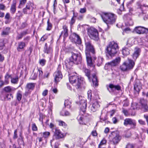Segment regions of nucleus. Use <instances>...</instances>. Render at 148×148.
Returning <instances> with one entry per match:
<instances>
[{"instance_id":"obj_4","label":"nucleus","mask_w":148,"mask_h":148,"mask_svg":"<svg viewBox=\"0 0 148 148\" xmlns=\"http://www.w3.org/2000/svg\"><path fill=\"white\" fill-rule=\"evenodd\" d=\"M118 50V44L113 41L110 42L106 48L107 54L111 57L114 56Z\"/></svg>"},{"instance_id":"obj_48","label":"nucleus","mask_w":148,"mask_h":148,"mask_svg":"<svg viewBox=\"0 0 148 148\" xmlns=\"http://www.w3.org/2000/svg\"><path fill=\"white\" fill-rule=\"evenodd\" d=\"M138 122L141 125H145L146 124L145 122L142 119L139 120H138Z\"/></svg>"},{"instance_id":"obj_26","label":"nucleus","mask_w":148,"mask_h":148,"mask_svg":"<svg viewBox=\"0 0 148 148\" xmlns=\"http://www.w3.org/2000/svg\"><path fill=\"white\" fill-rule=\"evenodd\" d=\"M130 49L126 47H125L122 49V54L125 56H126L129 55L130 53Z\"/></svg>"},{"instance_id":"obj_49","label":"nucleus","mask_w":148,"mask_h":148,"mask_svg":"<svg viewBox=\"0 0 148 148\" xmlns=\"http://www.w3.org/2000/svg\"><path fill=\"white\" fill-rule=\"evenodd\" d=\"M23 16V14L20 11H18V13L16 14V16L18 17L19 18H20L21 17H22Z\"/></svg>"},{"instance_id":"obj_11","label":"nucleus","mask_w":148,"mask_h":148,"mask_svg":"<svg viewBox=\"0 0 148 148\" xmlns=\"http://www.w3.org/2000/svg\"><path fill=\"white\" fill-rule=\"evenodd\" d=\"M134 31L139 34H143L148 32V29L140 26L136 27L134 29Z\"/></svg>"},{"instance_id":"obj_54","label":"nucleus","mask_w":148,"mask_h":148,"mask_svg":"<svg viewBox=\"0 0 148 148\" xmlns=\"http://www.w3.org/2000/svg\"><path fill=\"white\" fill-rule=\"evenodd\" d=\"M10 17V15L9 13H8L6 14L5 18V19L8 20Z\"/></svg>"},{"instance_id":"obj_58","label":"nucleus","mask_w":148,"mask_h":148,"mask_svg":"<svg viewBox=\"0 0 148 148\" xmlns=\"http://www.w3.org/2000/svg\"><path fill=\"white\" fill-rule=\"evenodd\" d=\"M5 8V5L2 4H0V10H4Z\"/></svg>"},{"instance_id":"obj_47","label":"nucleus","mask_w":148,"mask_h":148,"mask_svg":"<svg viewBox=\"0 0 148 148\" xmlns=\"http://www.w3.org/2000/svg\"><path fill=\"white\" fill-rule=\"evenodd\" d=\"M32 130L34 131H36L37 130V127L35 123L32 124Z\"/></svg>"},{"instance_id":"obj_30","label":"nucleus","mask_w":148,"mask_h":148,"mask_svg":"<svg viewBox=\"0 0 148 148\" xmlns=\"http://www.w3.org/2000/svg\"><path fill=\"white\" fill-rule=\"evenodd\" d=\"M84 72L85 73V75L87 77L89 80L90 81V71L89 70L86 69L85 68H84L83 69Z\"/></svg>"},{"instance_id":"obj_53","label":"nucleus","mask_w":148,"mask_h":148,"mask_svg":"<svg viewBox=\"0 0 148 148\" xmlns=\"http://www.w3.org/2000/svg\"><path fill=\"white\" fill-rule=\"evenodd\" d=\"M131 136V134L130 132H128L125 135V137L126 138H129Z\"/></svg>"},{"instance_id":"obj_13","label":"nucleus","mask_w":148,"mask_h":148,"mask_svg":"<svg viewBox=\"0 0 148 148\" xmlns=\"http://www.w3.org/2000/svg\"><path fill=\"white\" fill-rule=\"evenodd\" d=\"M35 86V84L34 83H30L27 84L26 85V90L28 91H26L25 93V95L27 96L30 93V90H32L34 88Z\"/></svg>"},{"instance_id":"obj_32","label":"nucleus","mask_w":148,"mask_h":148,"mask_svg":"<svg viewBox=\"0 0 148 148\" xmlns=\"http://www.w3.org/2000/svg\"><path fill=\"white\" fill-rule=\"evenodd\" d=\"M22 93L21 91H18L17 92L16 94V99H17L18 101H20L22 97Z\"/></svg>"},{"instance_id":"obj_22","label":"nucleus","mask_w":148,"mask_h":148,"mask_svg":"<svg viewBox=\"0 0 148 148\" xmlns=\"http://www.w3.org/2000/svg\"><path fill=\"white\" fill-rule=\"evenodd\" d=\"M25 46V42H19L17 47V50L18 51H21L23 49Z\"/></svg>"},{"instance_id":"obj_63","label":"nucleus","mask_w":148,"mask_h":148,"mask_svg":"<svg viewBox=\"0 0 148 148\" xmlns=\"http://www.w3.org/2000/svg\"><path fill=\"white\" fill-rule=\"evenodd\" d=\"M144 117L146 119L148 125V115L147 114H144Z\"/></svg>"},{"instance_id":"obj_1","label":"nucleus","mask_w":148,"mask_h":148,"mask_svg":"<svg viewBox=\"0 0 148 148\" xmlns=\"http://www.w3.org/2000/svg\"><path fill=\"white\" fill-rule=\"evenodd\" d=\"M71 53V57L69 60H66L65 61V65L68 68L71 67L73 63L77 64L80 63L82 60L81 55L79 53L72 52Z\"/></svg>"},{"instance_id":"obj_45","label":"nucleus","mask_w":148,"mask_h":148,"mask_svg":"<svg viewBox=\"0 0 148 148\" xmlns=\"http://www.w3.org/2000/svg\"><path fill=\"white\" fill-rule=\"evenodd\" d=\"M39 63L42 66H44L45 64L46 60L44 59H41L40 60Z\"/></svg>"},{"instance_id":"obj_31","label":"nucleus","mask_w":148,"mask_h":148,"mask_svg":"<svg viewBox=\"0 0 148 148\" xmlns=\"http://www.w3.org/2000/svg\"><path fill=\"white\" fill-rule=\"evenodd\" d=\"M138 6L139 7L140 9L142 11L146 10L148 8V5L144 4L143 5H140L139 3H137Z\"/></svg>"},{"instance_id":"obj_57","label":"nucleus","mask_w":148,"mask_h":148,"mask_svg":"<svg viewBox=\"0 0 148 148\" xmlns=\"http://www.w3.org/2000/svg\"><path fill=\"white\" fill-rule=\"evenodd\" d=\"M1 42H2V44L0 45V50H2L3 49V47L4 46V40L2 39L1 40Z\"/></svg>"},{"instance_id":"obj_6","label":"nucleus","mask_w":148,"mask_h":148,"mask_svg":"<svg viewBox=\"0 0 148 148\" xmlns=\"http://www.w3.org/2000/svg\"><path fill=\"white\" fill-rule=\"evenodd\" d=\"M129 64L124 62L121 66V69L123 71H125L127 70L132 69L134 66L135 63L132 60L128 59Z\"/></svg>"},{"instance_id":"obj_2","label":"nucleus","mask_w":148,"mask_h":148,"mask_svg":"<svg viewBox=\"0 0 148 148\" xmlns=\"http://www.w3.org/2000/svg\"><path fill=\"white\" fill-rule=\"evenodd\" d=\"M86 46L85 53L87 65L88 66L94 67V61L92 60V57L90 54V52L94 54L95 53L94 49L93 47L90 42H86L85 43Z\"/></svg>"},{"instance_id":"obj_51","label":"nucleus","mask_w":148,"mask_h":148,"mask_svg":"<svg viewBox=\"0 0 148 148\" xmlns=\"http://www.w3.org/2000/svg\"><path fill=\"white\" fill-rule=\"evenodd\" d=\"M74 16H73V17L71 18V21L70 22V24L71 26L75 22V20L74 19Z\"/></svg>"},{"instance_id":"obj_41","label":"nucleus","mask_w":148,"mask_h":148,"mask_svg":"<svg viewBox=\"0 0 148 148\" xmlns=\"http://www.w3.org/2000/svg\"><path fill=\"white\" fill-rule=\"evenodd\" d=\"M4 90L7 92H10L11 91L12 89L11 88L10 86L5 87L4 88Z\"/></svg>"},{"instance_id":"obj_38","label":"nucleus","mask_w":148,"mask_h":148,"mask_svg":"<svg viewBox=\"0 0 148 148\" xmlns=\"http://www.w3.org/2000/svg\"><path fill=\"white\" fill-rule=\"evenodd\" d=\"M58 124L60 126H62L64 127H66L67 126V124L62 121L59 120L58 121Z\"/></svg>"},{"instance_id":"obj_56","label":"nucleus","mask_w":148,"mask_h":148,"mask_svg":"<svg viewBox=\"0 0 148 148\" xmlns=\"http://www.w3.org/2000/svg\"><path fill=\"white\" fill-rule=\"evenodd\" d=\"M27 1V0H20V5H24Z\"/></svg>"},{"instance_id":"obj_34","label":"nucleus","mask_w":148,"mask_h":148,"mask_svg":"<svg viewBox=\"0 0 148 148\" xmlns=\"http://www.w3.org/2000/svg\"><path fill=\"white\" fill-rule=\"evenodd\" d=\"M10 28L8 27L6 28L3 31L1 34L3 35H8L9 32Z\"/></svg>"},{"instance_id":"obj_62","label":"nucleus","mask_w":148,"mask_h":148,"mask_svg":"<svg viewBox=\"0 0 148 148\" xmlns=\"http://www.w3.org/2000/svg\"><path fill=\"white\" fill-rule=\"evenodd\" d=\"M92 134L93 136H96L97 135L96 131H92Z\"/></svg>"},{"instance_id":"obj_55","label":"nucleus","mask_w":148,"mask_h":148,"mask_svg":"<svg viewBox=\"0 0 148 148\" xmlns=\"http://www.w3.org/2000/svg\"><path fill=\"white\" fill-rule=\"evenodd\" d=\"M88 98L91 99V91H88Z\"/></svg>"},{"instance_id":"obj_28","label":"nucleus","mask_w":148,"mask_h":148,"mask_svg":"<svg viewBox=\"0 0 148 148\" xmlns=\"http://www.w3.org/2000/svg\"><path fill=\"white\" fill-rule=\"evenodd\" d=\"M134 89L136 92L138 93L140 90L142 89V87L140 84H135L134 85Z\"/></svg>"},{"instance_id":"obj_42","label":"nucleus","mask_w":148,"mask_h":148,"mask_svg":"<svg viewBox=\"0 0 148 148\" xmlns=\"http://www.w3.org/2000/svg\"><path fill=\"white\" fill-rule=\"evenodd\" d=\"M106 140L105 138H103L101 141L99 146H101L102 145L106 144Z\"/></svg>"},{"instance_id":"obj_44","label":"nucleus","mask_w":148,"mask_h":148,"mask_svg":"<svg viewBox=\"0 0 148 148\" xmlns=\"http://www.w3.org/2000/svg\"><path fill=\"white\" fill-rule=\"evenodd\" d=\"M10 77V76L8 74L6 75V76H5V82H4L5 83V84H7L8 83V79Z\"/></svg>"},{"instance_id":"obj_64","label":"nucleus","mask_w":148,"mask_h":148,"mask_svg":"<svg viewBox=\"0 0 148 148\" xmlns=\"http://www.w3.org/2000/svg\"><path fill=\"white\" fill-rule=\"evenodd\" d=\"M21 34H22V35L23 36L24 35H26V34H27V30L24 31L23 32H22V33H21Z\"/></svg>"},{"instance_id":"obj_15","label":"nucleus","mask_w":148,"mask_h":148,"mask_svg":"<svg viewBox=\"0 0 148 148\" xmlns=\"http://www.w3.org/2000/svg\"><path fill=\"white\" fill-rule=\"evenodd\" d=\"M92 60L93 61H94V64L95 62V60H96V62H97V65L98 66H100L101 65L102 63L103 62V58L101 57H98L97 58H96L94 56H92ZM95 66V64H94ZM95 67V66L94 67H93V68H94Z\"/></svg>"},{"instance_id":"obj_52","label":"nucleus","mask_w":148,"mask_h":148,"mask_svg":"<svg viewBox=\"0 0 148 148\" xmlns=\"http://www.w3.org/2000/svg\"><path fill=\"white\" fill-rule=\"evenodd\" d=\"M17 130H14V135L13 136V138L14 139H16L17 138Z\"/></svg>"},{"instance_id":"obj_10","label":"nucleus","mask_w":148,"mask_h":148,"mask_svg":"<svg viewBox=\"0 0 148 148\" xmlns=\"http://www.w3.org/2000/svg\"><path fill=\"white\" fill-rule=\"evenodd\" d=\"M139 103L140 104L142 109L143 110L144 112H148V106L147 101L146 99L141 98L140 99Z\"/></svg>"},{"instance_id":"obj_3","label":"nucleus","mask_w":148,"mask_h":148,"mask_svg":"<svg viewBox=\"0 0 148 148\" xmlns=\"http://www.w3.org/2000/svg\"><path fill=\"white\" fill-rule=\"evenodd\" d=\"M103 21L107 24L108 28H109V25L114 23L116 19V16L113 13H103L101 15Z\"/></svg>"},{"instance_id":"obj_8","label":"nucleus","mask_w":148,"mask_h":148,"mask_svg":"<svg viewBox=\"0 0 148 148\" xmlns=\"http://www.w3.org/2000/svg\"><path fill=\"white\" fill-rule=\"evenodd\" d=\"M33 4L31 2L27 3L26 8L23 9V12L25 14H31L33 11Z\"/></svg>"},{"instance_id":"obj_24","label":"nucleus","mask_w":148,"mask_h":148,"mask_svg":"<svg viewBox=\"0 0 148 148\" xmlns=\"http://www.w3.org/2000/svg\"><path fill=\"white\" fill-rule=\"evenodd\" d=\"M63 28L64 30L62 31L61 34L60 36L63 35L64 37H66L68 36V31L67 27L66 25H64L63 27Z\"/></svg>"},{"instance_id":"obj_59","label":"nucleus","mask_w":148,"mask_h":148,"mask_svg":"<svg viewBox=\"0 0 148 148\" xmlns=\"http://www.w3.org/2000/svg\"><path fill=\"white\" fill-rule=\"evenodd\" d=\"M51 90L54 93H57L58 92V90L56 88H52L51 89Z\"/></svg>"},{"instance_id":"obj_9","label":"nucleus","mask_w":148,"mask_h":148,"mask_svg":"<svg viewBox=\"0 0 148 148\" xmlns=\"http://www.w3.org/2000/svg\"><path fill=\"white\" fill-rule=\"evenodd\" d=\"M79 104V107L80 108V114H84L86 111L87 107L86 101L84 99H82L80 101Z\"/></svg>"},{"instance_id":"obj_35","label":"nucleus","mask_w":148,"mask_h":148,"mask_svg":"<svg viewBox=\"0 0 148 148\" xmlns=\"http://www.w3.org/2000/svg\"><path fill=\"white\" fill-rule=\"evenodd\" d=\"M71 102L69 100L67 99L65 101L64 105L65 107L69 108L71 107Z\"/></svg>"},{"instance_id":"obj_25","label":"nucleus","mask_w":148,"mask_h":148,"mask_svg":"<svg viewBox=\"0 0 148 148\" xmlns=\"http://www.w3.org/2000/svg\"><path fill=\"white\" fill-rule=\"evenodd\" d=\"M122 112L124 114V115L126 116H129L130 115L132 116H134L135 115V112H132L130 114L129 112L126 110L124 108H122Z\"/></svg>"},{"instance_id":"obj_23","label":"nucleus","mask_w":148,"mask_h":148,"mask_svg":"<svg viewBox=\"0 0 148 148\" xmlns=\"http://www.w3.org/2000/svg\"><path fill=\"white\" fill-rule=\"evenodd\" d=\"M135 49V51L132 55V57L134 59L136 60L139 55L140 50L137 47H136Z\"/></svg>"},{"instance_id":"obj_36","label":"nucleus","mask_w":148,"mask_h":148,"mask_svg":"<svg viewBox=\"0 0 148 148\" xmlns=\"http://www.w3.org/2000/svg\"><path fill=\"white\" fill-rule=\"evenodd\" d=\"M60 115L62 116H68L70 115V113L67 111L63 110L60 112Z\"/></svg>"},{"instance_id":"obj_12","label":"nucleus","mask_w":148,"mask_h":148,"mask_svg":"<svg viewBox=\"0 0 148 148\" xmlns=\"http://www.w3.org/2000/svg\"><path fill=\"white\" fill-rule=\"evenodd\" d=\"M124 125L126 126L128 125H132V128L133 129H135L136 125V123L135 120L130 118H127L124 120Z\"/></svg>"},{"instance_id":"obj_29","label":"nucleus","mask_w":148,"mask_h":148,"mask_svg":"<svg viewBox=\"0 0 148 148\" xmlns=\"http://www.w3.org/2000/svg\"><path fill=\"white\" fill-rule=\"evenodd\" d=\"M92 81L93 85H95V86L98 85V81L97 77L96 75L95 74L92 75Z\"/></svg>"},{"instance_id":"obj_61","label":"nucleus","mask_w":148,"mask_h":148,"mask_svg":"<svg viewBox=\"0 0 148 148\" xmlns=\"http://www.w3.org/2000/svg\"><path fill=\"white\" fill-rule=\"evenodd\" d=\"M112 121L115 124L117 122V120L115 117H113L112 119Z\"/></svg>"},{"instance_id":"obj_5","label":"nucleus","mask_w":148,"mask_h":148,"mask_svg":"<svg viewBox=\"0 0 148 148\" xmlns=\"http://www.w3.org/2000/svg\"><path fill=\"white\" fill-rule=\"evenodd\" d=\"M70 82L75 86L77 89H80L83 83V78L76 75H71L69 77Z\"/></svg>"},{"instance_id":"obj_37","label":"nucleus","mask_w":148,"mask_h":148,"mask_svg":"<svg viewBox=\"0 0 148 148\" xmlns=\"http://www.w3.org/2000/svg\"><path fill=\"white\" fill-rule=\"evenodd\" d=\"M18 144L19 145H24V142L23 140V138L21 136H20V137L19 138L18 140Z\"/></svg>"},{"instance_id":"obj_39","label":"nucleus","mask_w":148,"mask_h":148,"mask_svg":"<svg viewBox=\"0 0 148 148\" xmlns=\"http://www.w3.org/2000/svg\"><path fill=\"white\" fill-rule=\"evenodd\" d=\"M134 145L130 143H128L125 146V148H134Z\"/></svg>"},{"instance_id":"obj_33","label":"nucleus","mask_w":148,"mask_h":148,"mask_svg":"<svg viewBox=\"0 0 148 148\" xmlns=\"http://www.w3.org/2000/svg\"><path fill=\"white\" fill-rule=\"evenodd\" d=\"M18 80V77L16 76L15 77L11 78V82L14 84H17Z\"/></svg>"},{"instance_id":"obj_27","label":"nucleus","mask_w":148,"mask_h":148,"mask_svg":"<svg viewBox=\"0 0 148 148\" xmlns=\"http://www.w3.org/2000/svg\"><path fill=\"white\" fill-rule=\"evenodd\" d=\"M56 134L58 138H62L64 137L66 134V133L65 134L62 133L59 130H56Z\"/></svg>"},{"instance_id":"obj_16","label":"nucleus","mask_w":148,"mask_h":148,"mask_svg":"<svg viewBox=\"0 0 148 148\" xmlns=\"http://www.w3.org/2000/svg\"><path fill=\"white\" fill-rule=\"evenodd\" d=\"M120 61V58L117 57L112 61L106 64V65H108L112 66H115L119 63Z\"/></svg>"},{"instance_id":"obj_50","label":"nucleus","mask_w":148,"mask_h":148,"mask_svg":"<svg viewBox=\"0 0 148 148\" xmlns=\"http://www.w3.org/2000/svg\"><path fill=\"white\" fill-rule=\"evenodd\" d=\"M86 11V8H81L80 10V12L81 13H85Z\"/></svg>"},{"instance_id":"obj_60","label":"nucleus","mask_w":148,"mask_h":148,"mask_svg":"<svg viewBox=\"0 0 148 148\" xmlns=\"http://www.w3.org/2000/svg\"><path fill=\"white\" fill-rule=\"evenodd\" d=\"M23 36V35L21 33L20 34H19L16 37V39L17 40H19V39H21L22 38Z\"/></svg>"},{"instance_id":"obj_19","label":"nucleus","mask_w":148,"mask_h":148,"mask_svg":"<svg viewBox=\"0 0 148 148\" xmlns=\"http://www.w3.org/2000/svg\"><path fill=\"white\" fill-rule=\"evenodd\" d=\"M109 87L111 89V90L113 92L116 90H119L121 89V87L119 85H115L112 84H110Z\"/></svg>"},{"instance_id":"obj_43","label":"nucleus","mask_w":148,"mask_h":148,"mask_svg":"<svg viewBox=\"0 0 148 148\" xmlns=\"http://www.w3.org/2000/svg\"><path fill=\"white\" fill-rule=\"evenodd\" d=\"M37 77V74L36 73H32L31 76V79H35Z\"/></svg>"},{"instance_id":"obj_17","label":"nucleus","mask_w":148,"mask_h":148,"mask_svg":"<svg viewBox=\"0 0 148 148\" xmlns=\"http://www.w3.org/2000/svg\"><path fill=\"white\" fill-rule=\"evenodd\" d=\"M99 105L98 102L97 101H95L92 105L89 106V109L93 112L96 111L97 109L99 107Z\"/></svg>"},{"instance_id":"obj_18","label":"nucleus","mask_w":148,"mask_h":148,"mask_svg":"<svg viewBox=\"0 0 148 148\" xmlns=\"http://www.w3.org/2000/svg\"><path fill=\"white\" fill-rule=\"evenodd\" d=\"M16 0H13L10 8V12L12 14L15 13L16 10Z\"/></svg>"},{"instance_id":"obj_40","label":"nucleus","mask_w":148,"mask_h":148,"mask_svg":"<svg viewBox=\"0 0 148 148\" xmlns=\"http://www.w3.org/2000/svg\"><path fill=\"white\" fill-rule=\"evenodd\" d=\"M47 30H51L52 27V25L51 23H50L49 21V20H48L47 22Z\"/></svg>"},{"instance_id":"obj_46","label":"nucleus","mask_w":148,"mask_h":148,"mask_svg":"<svg viewBox=\"0 0 148 148\" xmlns=\"http://www.w3.org/2000/svg\"><path fill=\"white\" fill-rule=\"evenodd\" d=\"M13 97V96L11 94H7L6 95V98L8 99V100L10 99L11 98H12Z\"/></svg>"},{"instance_id":"obj_14","label":"nucleus","mask_w":148,"mask_h":148,"mask_svg":"<svg viewBox=\"0 0 148 148\" xmlns=\"http://www.w3.org/2000/svg\"><path fill=\"white\" fill-rule=\"evenodd\" d=\"M55 82L57 83L61 80L62 77V74L60 71L57 70L54 74Z\"/></svg>"},{"instance_id":"obj_7","label":"nucleus","mask_w":148,"mask_h":148,"mask_svg":"<svg viewBox=\"0 0 148 148\" xmlns=\"http://www.w3.org/2000/svg\"><path fill=\"white\" fill-rule=\"evenodd\" d=\"M88 34L90 37L94 40H97L98 39V33L97 30L93 27H90L88 30Z\"/></svg>"},{"instance_id":"obj_20","label":"nucleus","mask_w":148,"mask_h":148,"mask_svg":"<svg viewBox=\"0 0 148 148\" xmlns=\"http://www.w3.org/2000/svg\"><path fill=\"white\" fill-rule=\"evenodd\" d=\"M73 36L74 39V42L78 44H80L81 43V39L79 36L75 33L73 34Z\"/></svg>"},{"instance_id":"obj_21","label":"nucleus","mask_w":148,"mask_h":148,"mask_svg":"<svg viewBox=\"0 0 148 148\" xmlns=\"http://www.w3.org/2000/svg\"><path fill=\"white\" fill-rule=\"evenodd\" d=\"M121 139V137L119 134H116L112 140L114 144H117Z\"/></svg>"}]
</instances>
